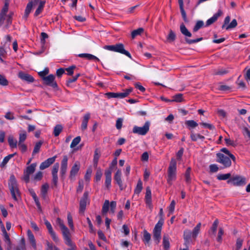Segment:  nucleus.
Wrapping results in <instances>:
<instances>
[{
  "label": "nucleus",
  "mask_w": 250,
  "mask_h": 250,
  "mask_svg": "<svg viewBox=\"0 0 250 250\" xmlns=\"http://www.w3.org/2000/svg\"><path fill=\"white\" fill-rule=\"evenodd\" d=\"M176 162L174 159H171L168 168L167 182L171 185L172 182L176 179Z\"/></svg>",
  "instance_id": "3"
},
{
  "label": "nucleus",
  "mask_w": 250,
  "mask_h": 250,
  "mask_svg": "<svg viewBox=\"0 0 250 250\" xmlns=\"http://www.w3.org/2000/svg\"><path fill=\"white\" fill-rule=\"evenodd\" d=\"M43 80L44 84L46 85L51 86L54 88L58 87L57 83L54 81L55 76L53 74H50L47 77L43 78Z\"/></svg>",
  "instance_id": "15"
},
{
  "label": "nucleus",
  "mask_w": 250,
  "mask_h": 250,
  "mask_svg": "<svg viewBox=\"0 0 250 250\" xmlns=\"http://www.w3.org/2000/svg\"><path fill=\"white\" fill-rule=\"evenodd\" d=\"M230 158H231L228 155L220 154V163L223 165V167L222 168H224L229 167L231 166V162L230 159ZM221 168V167H220V169Z\"/></svg>",
  "instance_id": "13"
},
{
  "label": "nucleus",
  "mask_w": 250,
  "mask_h": 250,
  "mask_svg": "<svg viewBox=\"0 0 250 250\" xmlns=\"http://www.w3.org/2000/svg\"><path fill=\"white\" fill-rule=\"evenodd\" d=\"M190 138L192 141H197L198 139L203 140L205 139V137L200 134H195L192 132L190 133Z\"/></svg>",
  "instance_id": "33"
},
{
  "label": "nucleus",
  "mask_w": 250,
  "mask_h": 250,
  "mask_svg": "<svg viewBox=\"0 0 250 250\" xmlns=\"http://www.w3.org/2000/svg\"><path fill=\"white\" fill-rule=\"evenodd\" d=\"M145 202L146 207L148 208L150 210H152L153 206L152 204L151 200V191L149 187L146 188V192L145 195Z\"/></svg>",
  "instance_id": "16"
},
{
  "label": "nucleus",
  "mask_w": 250,
  "mask_h": 250,
  "mask_svg": "<svg viewBox=\"0 0 250 250\" xmlns=\"http://www.w3.org/2000/svg\"><path fill=\"white\" fill-rule=\"evenodd\" d=\"M49 73V69L48 68H46L42 71H41L39 72V76L43 79V78L46 77V75Z\"/></svg>",
  "instance_id": "57"
},
{
  "label": "nucleus",
  "mask_w": 250,
  "mask_h": 250,
  "mask_svg": "<svg viewBox=\"0 0 250 250\" xmlns=\"http://www.w3.org/2000/svg\"><path fill=\"white\" fill-rule=\"evenodd\" d=\"M116 202L115 201H111L110 203V212L114 214L116 208Z\"/></svg>",
  "instance_id": "55"
},
{
  "label": "nucleus",
  "mask_w": 250,
  "mask_h": 250,
  "mask_svg": "<svg viewBox=\"0 0 250 250\" xmlns=\"http://www.w3.org/2000/svg\"><path fill=\"white\" fill-rule=\"evenodd\" d=\"M183 101V94L181 93L177 94L173 97L172 101L176 102H181Z\"/></svg>",
  "instance_id": "48"
},
{
  "label": "nucleus",
  "mask_w": 250,
  "mask_h": 250,
  "mask_svg": "<svg viewBox=\"0 0 250 250\" xmlns=\"http://www.w3.org/2000/svg\"><path fill=\"white\" fill-rule=\"evenodd\" d=\"M8 187L13 199L15 201H18L21 197L20 191L15 177L13 175L10 177Z\"/></svg>",
  "instance_id": "1"
},
{
  "label": "nucleus",
  "mask_w": 250,
  "mask_h": 250,
  "mask_svg": "<svg viewBox=\"0 0 250 250\" xmlns=\"http://www.w3.org/2000/svg\"><path fill=\"white\" fill-rule=\"evenodd\" d=\"M40 0H30L27 3L26 7L25 10V13L24 15V18L27 19L30 13L31 12L32 9L34 6L37 5L38 3L40 4Z\"/></svg>",
  "instance_id": "9"
},
{
  "label": "nucleus",
  "mask_w": 250,
  "mask_h": 250,
  "mask_svg": "<svg viewBox=\"0 0 250 250\" xmlns=\"http://www.w3.org/2000/svg\"><path fill=\"white\" fill-rule=\"evenodd\" d=\"M18 76L21 79L29 83H32L34 81V79L31 75L23 72H20Z\"/></svg>",
  "instance_id": "21"
},
{
  "label": "nucleus",
  "mask_w": 250,
  "mask_h": 250,
  "mask_svg": "<svg viewBox=\"0 0 250 250\" xmlns=\"http://www.w3.org/2000/svg\"><path fill=\"white\" fill-rule=\"evenodd\" d=\"M219 17V12H217L213 17L209 19L206 22V26L210 25L214 23Z\"/></svg>",
  "instance_id": "36"
},
{
  "label": "nucleus",
  "mask_w": 250,
  "mask_h": 250,
  "mask_svg": "<svg viewBox=\"0 0 250 250\" xmlns=\"http://www.w3.org/2000/svg\"><path fill=\"white\" fill-rule=\"evenodd\" d=\"M49 188V185L48 184L45 183L42 185L41 190V194L43 199H45L47 195V193Z\"/></svg>",
  "instance_id": "28"
},
{
  "label": "nucleus",
  "mask_w": 250,
  "mask_h": 250,
  "mask_svg": "<svg viewBox=\"0 0 250 250\" xmlns=\"http://www.w3.org/2000/svg\"><path fill=\"white\" fill-rule=\"evenodd\" d=\"M56 223L60 226L61 230L66 227L64 225L63 221L60 218H57L56 220Z\"/></svg>",
  "instance_id": "58"
},
{
  "label": "nucleus",
  "mask_w": 250,
  "mask_h": 250,
  "mask_svg": "<svg viewBox=\"0 0 250 250\" xmlns=\"http://www.w3.org/2000/svg\"><path fill=\"white\" fill-rule=\"evenodd\" d=\"M237 24V22L236 20L235 19H233L230 23V24L228 25V26L226 27V29L228 30L229 29L234 28L236 26Z\"/></svg>",
  "instance_id": "56"
},
{
  "label": "nucleus",
  "mask_w": 250,
  "mask_h": 250,
  "mask_svg": "<svg viewBox=\"0 0 250 250\" xmlns=\"http://www.w3.org/2000/svg\"><path fill=\"white\" fill-rule=\"evenodd\" d=\"M76 68L75 65H72L67 68L65 69L66 71L67 72V75H72L74 72V69Z\"/></svg>",
  "instance_id": "63"
},
{
  "label": "nucleus",
  "mask_w": 250,
  "mask_h": 250,
  "mask_svg": "<svg viewBox=\"0 0 250 250\" xmlns=\"http://www.w3.org/2000/svg\"><path fill=\"white\" fill-rule=\"evenodd\" d=\"M151 238V235L146 230L144 231V235L143 240L145 244L148 243Z\"/></svg>",
  "instance_id": "39"
},
{
  "label": "nucleus",
  "mask_w": 250,
  "mask_h": 250,
  "mask_svg": "<svg viewBox=\"0 0 250 250\" xmlns=\"http://www.w3.org/2000/svg\"><path fill=\"white\" fill-rule=\"evenodd\" d=\"M186 125L191 128H194L198 125V124L193 120H188L186 122Z\"/></svg>",
  "instance_id": "51"
},
{
  "label": "nucleus",
  "mask_w": 250,
  "mask_h": 250,
  "mask_svg": "<svg viewBox=\"0 0 250 250\" xmlns=\"http://www.w3.org/2000/svg\"><path fill=\"white\" fill-rule=\"evenodd\" d=\"M27 233L28 238V240H29L30 243L32 245V247L34 249H36V240H35V239L33 234L32 233V231L30 229H28L27 230Z\"/></svg>",
  "instance_id": "27"
},
{
  "label": "nucleus",
  "mask_w": 250,
  "mask_h": 250,
  "mask_svg": "<svg viewBox=\"0 0 250 250\" xmlns=\"http://www.w3.org/2000/svg\"><path fill=\"white\" fill-rule=\"evenodd\" d=\"M83 188V182L82 180L79 181V185L77 188V192H81Z\"/></svg>",
  "instance_id": "60"
},
{
  "label": "nucleus",
  "mask_w": 250,
  "mask_h": 250,
  "mask_svg": "<svg viewBox=\"0 0 250 250\" xmlns=\"http://www.w3.org/2000/svg\"><path fill=\"white\" fill-rule=\"evenodd\" d=\"M88 192L85 191L83 194V197L80 201V208L79 211L80 212H83L86 208V204L88 201Z\"/></svg>",
  "instance_id": "14"
},
{
  "label": "nucleus",
  "mask_w": 250,
  "mask_h": 250,
  "mask_svg": "<svg viewBox=\"0 0 250 250\" xmlns=\"http://www.w3.org/2000/svg\"><path fill=\"white\" fill-rule=\"evenodd\" d=\"M90 118V114L89 113H86L83 117L81 125V129L85 130L87 128L88 122Z\"/></svg>",
  "instance_id": "25"
},
{
  "label": "nucleus",
  "mask_w": 250,
  "mask_h": 250,
  "mask_svg": "<svg viewBox=\"0 0 250 250\" xmlns=\"http://www.w3.org/2000/svg\"><path fill=\"white\" fill-rule=\"evenodd\" d=\"M150 125L149 121H146L142 127L134 126L132 132L140 135H145L149 131Z\"/></svg>",
  "instance_id": "6"
},
{
  "label": "nucleus",
  "mask_w": 250,
  "mask_h": 250,
  "mask_svg": "<svg viewBox=\"0 0 250 250\" xmlns=\"http://www.w3.org/2000/svg\"><path fill=\"white\" fill-rule=\"evenodd\" d=\"M42 172L38 171L33 177V179L34 181H38L42 180Z\"/></svg>",
  "instance_id": "52"
},
{
  "label": "nucleus",
  "mask_w": 250,
  "mask_h": 250,
  "mask_svg": "<svg viewBox=\"0 0 250 250\" xmlns=\"http://www.w3.org/2000/svg\"><path fill=\"white\" fill-rule=\"evenodd\" d=\"M167 39L169 42H171L175 41L176 39V35L172 30H170Z\"/></svg>",
  "instance_id": "41"
},
{
  "label": "nucleus",
  "mask_w": 250,
  "mask_h": 250,
  "mask_svg": "<svg viewBox=\"0 0 250 250\" xmlns=\"http://www.w3.org/2000/svg\"><path fill=\"white\" fill-rule=\"evenodd\" d=\"M59 164L57 163L54 164L52 169V183L56 187L58 185V171L59 168Z\"/></svg>",
  "instance_id": "12"
},
{
  "label": "nucleus",
  "mask_w": 250,
  "mask_h": 250,
  "mask_svg": "<svg viewBox=\"0 0 250 250\" xmlns=\"http://www.w3.org/2000/svg\"><path fill=\"white\" fill-rule=\"evenodd\" d=\"M56 158L57 156H54L52 157L48 158L47 160L42 162L40 166V169L43 170L48 167L55 162Z\"/></svg>",
  "instance_id": "19"
},
{
  "label": "nucleus",
  "mask_w": 250,
  "mask_h": 250,
  "mask_svg": "<svg viewBox=\"0 0 250 250\" xmlns=\"http://www.w3.org/2000/svg\"><path fill=\"white\" fill-rule=\"evenodd\" d=\"M102 176V172L101 169H98L96 171V175H95V180L97 182L100 181L101 179Z\"/></svg>",
  "instance_id": "61"
},
{
  "label": "nucleus",
  "mask_w": 250,
  "mask_h": 250,
  "mask_svg": "<svg viewBox=\"0 0 250 250\" xmlns=\"http://www.w3.org/2000/svg\"><path fill=\"white\" fill-rule=\"evenodd\" d=\"M122 172L120 169L117 170L116 171L114 179L116 181V183L119 185L121 190L123 189V185L122 180L121 179Z\"/></svg>",
  "instance_id": "23"
},
{
  "label": "nucleus",
  "mask_w": 250,
  "mask_h": 250,
  "mask_svg": "<svg viewBox=\"0 0 250 250\" xmlns=\"http://www.w3.org/2000/svg\"><path fill=\"white\" fill-rule=\"evenodd\" d=\"M123 119L121 118H118L116 123V127L117 129H121L123 125Z\"/></svg>",
  "instance_id": "54"
},
{
  "label": "nucleus",
  "mask_w": 250,
  "mask_h": 250,
  "mask_svg": "<svg viewBox=\"0 0 250 250\" xmlns=\"http://www.w3.org/2000/svg\"><path fill=\"white\" fill-rule=\"evenodd\" d=\"M81 137L80 136H77L76 138H75L72 141L71 145H70V147L71 148H74L75 146H76L78 144H79V143L81 141Z\"/></svg>",
  "instance_id": "47"
},
{
  "label": "nucleus",
  "mask_w": 250,
  "mask_h": 250,
  "mask_svg": "<svg viewBox=\"0 0 250 250\" xmlns=\"http://www.w3.org/2000/svg\"><path fill=\"white\" fill-rule=\"evenodd\" d=\"M175 202L174 200H172L171 202V203L168 207L169 212L168 215L169 216L170 214H172L174 211L175 206Z\"/></svg>",
  "instance_id": "49"
},
{
  "label": "nucleus",
  "mask_w": 250,
  "mask_h": 250,
  "mask_svg": "<svg viewBox=\"0 0 250 250\" xmlns=\"http://www.w3.org/2000/svg\"><path fill=\"white\" fill-rule=\"evenodd\" d=\"M220 151L224 152L225 153L224 155L229 156L234 162L235 161V156L233 154H231L229 150L226 148H223L220 150Z\"/></svg>",
  "instance_id": "46"
},
{
  "label": "nucleus",
  "mask_w": 250,
  "mask_h": 250,
  "mask_svg": "<svg viewBox=\"0 0 250 250\" xmlns=\"http://www.w3.org/2000/svg\"><path fill=\"white\" fill-rule=\"evenodd\" d=\"M143 189V183L141 180H139L134 190V193L139 195Z\"/></svg>",
  "instance_id": "37"
},
{
  "label": "nucleus",
  "mask_w": 250,
  "mask_h": 250,
  "mask_svg": "<svg viewBox=\"0 0 250 250\" xmlns=\"http://www.w3.org/2000/svg\"><path fill=\"white\" fill-rule=\"evenodd\" d=\"M65 244L66 245H70L71 243H73L71 240V235L68 229L65 228L61 230Z\"/></svg>",
  "instance_id": "11"
},
{
  "label": "nucleus",
  "mask_w": 250,
  "mask_h": 250,
  "mask_svg": "<svg viewBox=\"0 0 250 250\" xmlns=\"http://www.w3.org/2000/svg\"><path fill=\"white\" fill-rule=\"evenodd\" d=\"M68 158L66 155L63 156L61 164L60 174L62 178H63L66 173L67 169Z\"/></svg>",
  "instance_id": "17"
},
{
  "label": "nucleus",
  "mask_w": 250,
  "mask_h": 250,
  "mask_svg": "<svg viewBox=\"0 0 250 250\" xmlns=\"http://www.w3.org/2000/svg\"><path fill=\"white\" fill-rule=\"evenodd\" d=\"M218 221L216 219L213 222L211 227L208 230V234L211 238H214L216 234L218 226Z\"/></svg>",
  "instance_id": "22"
},
{
  "label": "nucleus",
  "mask_w": 250,
  "mask_h": 250,
  "mask_svg": "<svg viewBox=\"0 0 250 250\" xmlns=\"http://www.w3.org/2000/svg\"><path fill=\"white\" fill-rule=\"evenodd\" d=\"M1 231L2 232L3 236L4 237V241L6 243H7L9 247H11V242L10 240V238L8 233L6 231V229L3 225H2L1 226Z\"/></svg>",
  "instance_id": "24"
},
{
  "label": "nucleus",
  "mask_w": 250,
  "mask_h": 250,
  "mask_svg": "<svg viewBox=\"0 0 250 250\" xmlns=\"http://www.w3.org/2000/svg\"><path fill=\"white\" fill-rule=\"evenodd\" d=\"M209 172L210 173H215L217 172L218 170V167L217 165L212 164L209 166Z\"/></svg>",
  "instance_id": "53"
},
{
  "label": "nucleus",
  "mask_w": 250,
  "mask_h": 250,
  "mask_svg": "<svg viewBox=\"0 0 250 250\" xmlns=\"http://www.w3.org/2000/svg\"><path fill=\"white\" fill-rule=\"evenodd\" d=\"M36 166L37 164L36 163H33L27 167L26 169L24 170L22 179L26 183H29L30 181V176L35 172Z\"/></svg>",
  "instance_id": "7"
},
{
  "label": "nucleus",
  "mask_w": 250,
  "mask_h": 250,
  "mask_svg": "<svg viewBox=\"0 0 250 250\" xmlns=\"http://www.w3.org/2000/svg\"><path fill=\"white\" fill-rule=\"evenodd\" d=\"M190 172L191 168L190 167H188L187 169L185 174V180L188 184L190 183L191 182Z\"/></svg>",
  "instance_id": "42"
},
{
  "label": "nucleus",
  "mask_w": 250,
  "mask_h": 250,
  "mask_svg": "<svg viewBox=\"0 0 250 250\" xmlns=\"http://www.w3.org/2000/svg\"><path fill=\"white\" fill-rule=\"evenodd\" d=\"M132 91V88H130L126 89L123 92L121 93H114V92H108L105 94L108 98H120L122 99L127 97L129 94Z\"/></svg>",
  "instance_id": "8"
},
{
  "label": "nucleus",
  "mask_w": 250,
  "mask_h": 250,
  "mask_svg": "<svg viewBox=\"0 0 250 250\" xmlns=\"http://www.w3.org/2000/svg\"><path fill=\"white\" fill-rule=\"evenodd\" d=\"M44 224L48 229V232L51 235L52 239L56 242H57L59 241V238L57 237L56 233L53 230V229L52 228V227L49 221H48L47 220H44Z\"/></svg>",
  "instance_id": "18"
},
{
  "label": "nucleus",
  "mask_w": 250,
  "mask_h": 250,
  "mask_svg": "<svg viewBox=\"0 0 250 250\" xmlns=\"http://www.w3.org/2000/svg\"><path fill=\"white\" fill-rule=\"evenodd\" d=\"M16 153H14V154H9L8 156L5 157L4 158L2 163L0 164V166L1 167H4L7 164V163L8 162L9 160L11 158H12V157H13L16 155Z\"/></svg>",
  "instance_id": "38"
},
{
  "label": "nucleus",
  "mask_w": 250,
  "mask_h": 250,
  "mask_svg": "<svg viewBox=\"0 0 250 250\" xmlns=\"http://www.w3.org/2000/svg\"><path fill=\"white\" fill-rule=\"evenodd\" d=\"M180 31H181V33L186 37V38H185L186 42L189 44L198 42L203 40L202 38H197V39H194V40H191V39H189L187 38V37H191L192 36V34L188 30V29L187 28V27H186V26L184 25V23H182L180 25Z\"/></svg>",
  "instance_id": "5"
},
{
  "label": "nucleus",
  "mask_w": 250,
  "mask_h": 250,
  "mask_svg": "<svg viewBox=\"0 0 250 250\" xmlns=\"http://www.w3.org/2000/svg\"><path fill=\"white\" fill-rule=\"evenodd\" d=\"M144 31V29L143 28H139L136 30H133L131 33V37L132 38H135L137 36L140 35Z\"/></svg>",
  "instance_id": "44"
},
{
  "label": "nucleus",
  "mask_w": 250,
  "mask_h": 250,
  "mask_svg": "<svg viewBox=\"0 0 250 250\" xmlns=\"http://www.w3.org/2000/svg\"><path fill=\"white\" fill-rule=\"evenodd\" d=\"M80 168V165L79 162H75V164H74V165L72 166V167L71 169V170L70 171L69 178L70 179H72L75 177V176L76 175V174L79 171Z\"/></svg>",
  "instance_id": "20"
},
{
  "label": "nucleus",
  "mask_w": 250,
  "mask_h": 250,
  "mask_svg": "<svg viewBox=\"0 0 250 250\" xmlns=\"http://www.w3.org/2000/svg\"><path fill=\"white\" fill-rule=\"evenodd\" d=\"M8 142L11 148H16L17 146V141L14 139L13 136L10 135L8 138Z\"/></svg>",
  "instance_id": "32"
},
{
  "label": "nucleus",
  "mask_w": 250,
  "mask_h": 250,
  "mask_svg": "<svg viewBox=\"0 0 250 250\" xmlns=\"http://www.w3.org/2000/svg\"><path fill=\"white\" fill-rule=\"evenodd\" d=\"M80 58H85L88 60H95L99 62L100 60L95 56L88 53H82L78 55Z\"/></svg>",
  "instance_id": "26"
},
{
  "label": "nucleus",
  "mask_w": 250,
  "mask_h": 250,
  "mask_svg": "<svg viewBox=\"0 0 250 250\" xmlns=\"http://www.w3.org/2000/svg\"><path fill=\"white\" fill-rule=\"evenodd\" d=\"M62 126L60 125H58L54 127L53 133L55 136L57 137L59 135L62 131Z\"/></svg>",
  "instance_id": "40"
},
{
  "label": "nucleus",
  "mask_w": 250,
  "mask_h": 250,
  "mask_svg": "<svg viewBox=\"0 0 250 250\" xmlns=\"http://www.w3.org/2000/svg\"><path fill=\"white\" fill-rule=\"evenodd\" d=\"M67 221L69 226L71 229H73L74 228L73 219L70 213H68L67 215Z\"/></svg>",
  "instance_id": "59"
},
{
  "label": "nucleus",
  "mask_w": 250,
  "mask_h": 250,
  "mask_svg": "<svg viewBox=\"0 0 250 250\" xmlns=\"http://www.w3.org/2000/svg\"><path fill=\"white\" fill-rule=\"evenodd\" d=\"M228 183H231L234 186H240L246 184V179L241 176H236L228 181Z\"/></svg>",
  "instance_id": "10"
},
{
  "label": "nucleus",
  "mask_w": 250,
  "mask_h": 250,
  "mask_svg": "<svg viewBox=\"0 0 250 250\" xmlns=\"http://www.w3.org/2000/svg\"><path fill=\"white\" fill-rule=\"evenodd\" d=\"M169 236L167 235H164L163 238V245L165 250H168L170 246Z\"/></svg>",
  "instance_id": "31"
},
{
  "label": "nucleus",
  "mask_w": 250,
  "mask_h": 250,
  "mask_svg": "<svg viewBox=\"0 0 250 250\" xmlns=\"http://www.w3.org/2000/svg\"><path fill=\"white\" fill-rule=\"evenodd\" d=\"M201 227V223H199L193 229L192 232V236L194 238H196L197 236L198 233L200 232V228Z\"/></svg>",
  "instance_id": "34"
},
{
  "label": "nucleus",
  "mask_w": 250,
  "mask_h": 250,
  "mask_svg": "<svg viewBox=\"0 0 250 250\" xmlns=\"http://www.w3.org/2000/svg\"><path fill=\"white\" fill-rule=\"evenodd\" d=\"M109 207H110L109 202L108 200H106L104 201V205L102 207V213L103 214H106L107 213V212L109 210Z\"/></svg>",
  "instance_id": "35"
},
{
  "label": "nucleus",
  "mask_w": 250,
  "mask_h": 250,
  "mask_svg": "<svg viewBox=\"0 0 250 250\" xmlns=\"http://www.w3.org/2000/svg\"><path fill=\"white\" fill-rule=\"evenodd\" d=\"M192 235V232L188 229H186L184 232V239L185 244H188L190 242V238Z\"/></svg>",
  "instance_id": "30"
},
{
  "label": "nucleus",
  "mask_w": 250,
  "mask_h": 250,
  "mask_svg": "<svg viewBox=\"0 0 250 250\" xmlns=\"http://www.w3.org/2000/svg\"><path fill=\"white\" fill-rule=\"evenodd\" d=\"M104 48L109 51L120 53L125 55L130 59L132 58L131 54L128 51L125 49L124 45L122 43H117L115 45H105L104 47Z\"/></svg>",
  "instance_id": "2"
},
{
  "label": "nucleus",
  "mask_w": 250,
  "mask_h": 250,
  "mask_svg": "<svg viewBox=\"0 0 250 250\" xmlns=\"http://www.w3.org/2000/svg\"><path fill=\"white\" fill-rule=\"evenodd\" d=\"M92 174V170L91 168H88L84 175V178L86 181H89L90 179L91 175Z\"/></svg>",
  "instance_id": "62"
},
{
  "label": "nucleus",
  "mask_w": 250,
  "mask_h": 250,
  "mask_svg": "<svg viewBox=\"0 0 250 250\" xmlns=\"http://www.w3.org/2000/svg\"><path fill=\"white\" fill-rule=\"evenodd\" d=\"M42 142L39 141L35 144V146L34 148V150L32 152V155H34L39 152L41 147L42 145Z\"/></svg>",
  "instance_id": "45"
},
{
  "label": "nucleus",
  "mask_w": 250,
  "mask_h": 250,
  "mask_svg": "<svg viewBox=\"0 0 250 250\" xmlns=\"http://www.w3.org/2000/svg\"><path fill=\"white\" fill-rule=\"evenodd\" d=\"M204 26V22L202 21H198L196 23V24L193 28V31L194 32H197L201 28Z\"/></svg>",
  "instance_id": "43"
},
{
  "label": "nucleus",
  "mask_w": 250,
  "mask_h": 250,
  "mask_svg": "<svg viewBox=\"0 0 250 250\" xmlns=\"http://www.w3.org/2000/svg\"><path fill=\"white\" fill-rule=\"evenodd\" d=\"M164 222L163 218H161L155 225L153 230V238L157 244L160 242L161 238V231Z\"/></svg>",
  "instance_id": "4"
},
{
  "label": "nucleus",
  "mask_w": 250,
  "mask_h": 250,
  "mask_svg": "<svg viewBox=\"0 0 250 250\" xmlns=\"http://www.w3.org/2000/svg\"><path fill=\"white\" fill-rule=\"evenodd\" d=\"M245 70L247 71L245 75V78L247 82H249L250 81V68L248 69V67H246Z\"/></svg>",
  "instance_id": "64"
},
{
  "label": "nucleus",
  "mask_w": 250,
  "mask_h": 250,
  "mask_svg": "<svg viewBox=\"0 0 250 250\" xmlns=\"http://www.w3.org/2000/svg\"><path fill=\"white\" fill-rule=\"evenodd\" d=\"M45 3V1L44 0H41L40 1V4L34 13L35 16H38L42 13L44 7Z\"/></svg>",
  "instance_id": "29"
},
{
  "label": "nucleus",
  "mask_w": 250,
  "mask_h": 250,
  "mask_svg": "<svg viewBox=\"0 0 250 250\" xmlns=\"http://www.w3.org/2000/svg\"><path fill=\"white\" fill-rule=\"evenodd\" d=\"M8 84V81L6 79V78L0 74V85H3V86H6Z\"/></svg>",
  "instance_id": "50"
}]
</instances>
